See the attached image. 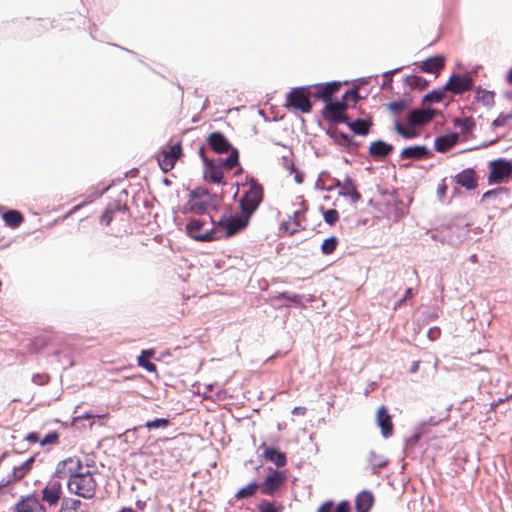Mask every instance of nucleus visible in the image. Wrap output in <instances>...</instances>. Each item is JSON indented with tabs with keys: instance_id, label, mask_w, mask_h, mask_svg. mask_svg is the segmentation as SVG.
<instances>
[{
	"instance_id": "nucleus-7",
	"label": "nucleus",
	"mask_w": 512,
	"mask_h": 512,
	"mask_svg": "<svg viewBox=\"0 0 512 512\" xmlns=\"http://www.w3.org/2000/svg\"><path fill=\"white\" fill-rule=\"evenodd\" d=\"M512 172L511 161L498 159L490 163V172L488 182L490 184H498L503 182L510 176Z\"/></svg>"
},
{
	"instance_id": "nucleus-27",
	"label": "nucleus",
	"mask_w": 512,
	"mask_h": 512,
	"mask_svg": "<svg viewBox=\"0 0 512 512\" xmlns=\"http://www.w3.org/2000/svg\"><path fill=\"white\" fill-rule=\"evenodd\" d=\"M458 135L455 133L439 136L435 139V150L445 152L456 144Z\"/></svg>"
},
{
	"instance_id": "nucleus-3",
	"label": "nucleus",
	"mask_w": 512,
	"mask_h": 512,
	"mask_svg": "<svg viewBox=\"0 0 512 512\" xmlns=\"http://www.w3.org/2000/svg\"><path fill=\"white\" fill-rule=\"evenodd\" d=\"M70 493L84 499H91L96 492L97 483L90 471H85L81 475H73L67 482Z\"/></svg>"
},
{
	"instance_id": "nucleus-39",
	"label": "nucleus",
	"mask_w": 512,
	"mask_h": 512,
	"mask_svg": "<svg viewBox=\"0 0 512 512\" xmlns=\"http://www.w3.org/2000/svg\"><path fill=\"white\" fill-rule=\"evenodd\" d=\"M337 246V238L332 236L324 240L321 245V251L323 254L328 255L331 254Z\"/></svg>"
},
{
	"instance_id": "nucleus-40",
	"label": "nucleus",
	"mask_w": 512,
	"mask_h": 512,
	"mask_svg": "<svg viewBox=\"0 0 512 512\" xmlns=\"http://www.w3.org/2000/svg\"><path fill=\"white\" fill-rule=\"evenodd\" d=\"M170 424V421L166 418H157L154 420L147 421L145 427L149 430L157 428H166Z\"/></svg>"
},
{
	"instance_id": "nucleus-55",
	"label": "nucleus",
	"mask_w": 512,
	"mask_h": 512,
	"mask_svg": "<svg viewBox=\"0 0 512 512\" xmlns=\"http://www.w3.org/2000/svg\"><path fill=\"white\" fill-rule=\"evenodd\" d=\"M504 122H505V119H504V118H502L501 116H499L498 118H496V119L493 121V123H492V124H493V126L498 127V126L503 125V124H504Z\"/></svg>"
},
{
	"instance_id": "nucleus-15",
	"label": "nucleus",
	"mask_w": 512,
	"mask_h": 512,
	"mask_svg": "<svg viewBox=\"0 0 512 512\" xmlns=\"http://www.w3.org/2000/svg\"><path fill=\"white\" fill-rule=\"evenodd\" d=\"M285 479L286 474L284 471L271 470L262 484L263 492L268 495L273 494L281 487Z\"/></svg>"
},
{
	"instance_id": "nucleus-54",
	"label": "nucleus",
	"mask_w": 512,
	"mask_h": 512,
	"mask_svg": "<svg viewBox=\"0 0 512 512\" xmlns=\"http://www.w3.org/2000/svg\"><path fill=\"white\" fill-rule=\"evenodd\" d=\"M294 415H304L306 413L305 407H294L292 410Z\"/></svg>"
},
{
	"instance_id": "nucleus-47",
	"label": "nucleus",
	"mask_w": 512,
	"mask_h": 512,
	"mask_svg": "<svg viewBox=\"0 0 512 512\" xmlns=\"http://www.w3.org/2000/svg\"><path fill=\"white\" fill-rule=\"evenodd\" d=\"M259 512H280V510L275 507L272 503L268 501H263L258 506Z\"/></svg>"
},
{
	"instance_id": "nucleus-8",
	"label": "nucleus",
	"mask_w": 512,
	"mask_h": 512,
	"mask_svg": "<svg viewBox=\"0 0 512 512\" xmlns=\"http://www.w3.org/2000/svg\"><path fill=\"white\" fill-rule=\"evenodd\" d=\"M250 216L241 212L240 216H224L219 221V226L224 229L226 237H230L245 228L249 222Z\"/></svg>"
},
{
	"instance_id": "nucleus-5",
	"label": "nucleus",
	"mask_w": 512,
	"mask_h": 512,
	"mask_svg": "<svg viewBox=\"0 0 512 512\" xmlns=\"http://www.w3.org/2000/svg\"><path fill=\"white\" fill-rule=\"evenodd\" d=\"M263 200V187L255 180L250 182L249 188L239 200L241 212L248 216L257 210Z\"/></svg>"
},
{
	"instance_id": "nucleus-1",
	"label": "nucleus",
	"mask_w": 512,
	"mask_h": 512,
	"mask_svg": "<svg viewBox=\"0 0 512 512\" xmlns=\"http://www.w3.org/2000/svg\"><path fill=\"white\" fill-rule=\"evenodd\" d=\"M338 89V82H330L326 85L317 84L296 87L287 94L286 100L293 109L299 110L302 113H309L312 109L310 96L327 101Z\"/></svg>"
},
{
	"instance_id": "nucleus-44",
	"label": "nucleus",
	"mask_w": 512,
	"mask_h": 512,
	"mask_svg": "<svg viewBox=\"0 0 512 512\" xmlns=\"http://www.w3.org/2000/svg\"><path fill=\"white\" fill-rule=\"evenodd\" d=\"M279 298L285 299L290 303H295L297 305H301L302 299L304 298V296L299 295V294H294V293L283 292L279 295Z\"/></svg>"
},
{
	"instance_id": "nucleus-32",
	"label": "nucleus",
	"mask_w": 512,
	"mask_h": 512,
	"mask_svg": "<svg viewBox=\"0 0 512 512\" xmlns=\"http://www.w3.org/2000/svg\"><path fill=\"white\" fill-rule=\"evenodd\" d=\"M35 461V457L31 456L25 462H23L19 466H15L13 468V476L16 480L22 479L31 469L32 464Z\"/></svg>"
},
{
	"instance_id": "nucleus-36",
	"label": "nucleus",
	"mask_w": 512,
	"mask_h": 512,
	"mask_svg": "<svg viewBox=\"0 0 512 512\" xmlns=\"http://www.w3.org/2000/svg\"><path fill=\"white\" fill-rule=\"evenodd\" d=\"M152 351L144 350L141 355L138 357V365L147 370L148 372H155L156 365L148 360V358L152 355Z\"/></svg>"
},
{
	"instance_id": "nucleus-60",
	"label": "nucleus",
	"mask_w": 512,
	"mask_h": 512,
	"mask_svg": "<svg viewBox=\"0 0 512 512\" xmlns=\"http://www.w3.org/2000/svg\"><path fill=\"white\" fill-rule=\"evenodd\" d=\"M507 81L512 84V68L509 70L507 74Z\"/></svg>"
},
{
	"instance_id": "nucleus-48",
	"label": "nucleus",
	"mask_w": 512,
	"mask_h": 512,
	"mask_svg": "<svg viewBox=\"0 0 512 512\" xmlns=\"http://www.w3.org/2000/svg\"><path fill=\"white\" fill-rule=\"evenodd\" d=\"M400 70H401V68H396L394 70L387 71V72L383 73V77H384L383 86L385 87V86L391 85V83H392V75L397 73Z\"/></svg>"
},
{
	"instance_id": "nucleus-45",
	"label": "nucleus",
	"mask_w": 512,
	"mask_h": 512,
	"mask_svg": "<svg viewBox=\"0 0 512 512\" xmlns=\"http://www.w3.org/2000/svg\"><path fill=\"white\" fill-rule=\"evenodd\" d=\"M405 106L406 103L404 100H398L388 104V108L394 113L401 112L402 110H404Z\"/></svg>"
},
{
	"instance_id": "nucleus-30",
	"label": "nucleus",
	"mask_w": 512,
	"mask_h": 512,
	"mask_svg": "<svg viewBox=\"0 0 512 512\" xmlns=\"http://www.w3.org/2000/svg\"><path fill=\"white\" fill-rule=\"evenodd\" d=\"M318 512H350V507L347 501H341L334 509L333 502L327 501L319 507Z\"/></svg>"
},
{
	"instance_id": "nucleus-51",
	"label": "nucleus",
	"mask_w": 512,
	"mask_h": 512,
	"mask_svg": "<svg viewBox=\"0 0 512 512\" xmlns=\"http://www.w3.org/2000/svg\"><path fill=\"white\" fill-rule=\"evenodd\" d=\"M25 440L29 443H39L40 444V437L39 434L36 432H30L26 435Z\"/></svg>"
},
{
	"instance_id": "nucleus-58",
	"label": "nucleus",
	"mask_w": 512,
	"mask_h": 512,
	"mask_svg": "<svg viewBox=\"0 0 512 512\" xmlns=\"http://www.w3.org/2000/svg\"><path fill=\"white\" fill-rule=\"evenodd\" d=\"M86 203L87 202H83L81 204H78V205L74 206L73 209L70 211V214H72V213L78 211L79 209H81Z\"/></svg>"
},
{
	"instance_id": "nucleus-29",
	"label": "nucleus",
	"mask_w": 512,
	"mask_h": 512,
	"mask_svg": "<svg viewBox=\"0 0 512 512\" xmlns=\"http://www.w3.org/2000/svg\"><path fill=\"white\" fill-rule=\"evenodd\" d=\"M122 209V204L120 201H112L110 202L103 214L101 215L100 222L101 224L108 226L112 221V214L114 211Z\"/></svg>"
},
{
	"instance_id": "nucleus-38",
	"label": "nucleus",
	"mask_w": 512,
	"mask_h": 512,
	"mask_svg": "<svg viewBox=\"0 0 512 512\" xmlns=\"http://www.w3.org/2000/svg\"><path fill=\"white\" fill-rule=\"evenodd\" d=\"M444 91H447L444 87L442 89H435L431 91L424 96V102L439 103L444 97Z\"/></svg>"
},
{
	"instance_id": "nucleus-62",
	"label": "nucleus",
	"mask_w": 512,
	"mask_h": 512,
	"mask_svg": "<svg viewBox=\"0 0 512 512\" xmlns=\"http://www.w3.org/2000/svg\"><path fill=\"white\" fill-rule=\"evenodd\" d=\"M410 293H411V289H407L406 290V295H404V298H407V296H409Z\"/></svg>"
},
{
	"instance_id": "nucleus-34",
	"label": "nucleus",
	"mask_w": 512,
	"mask_h": 512,
	"mask_svg": "<svg viewBox=\"0 0 512 512\" xmlns=\"http://www.w3.org/2000/svg\"><path fill=\"white\" fill-rule=\"evenodd\" d=\"M404 82L410 88H413V89L414 88H418L420 90L426 88L428 86V84H429V82L426 79H424L421 76H417V75L407 76L404 79Z\"/></svg>"
},
{
	"instance_id": "nucleus-43",
	"label": "nucleus",
	"mask_w": 512,
	"mask_h": 512,
	"mask_svg": "<svg viewBox=\"0 0 512 512\" xmlns=\"http://www.w3.org/2000/svg\"><path fill=\"white\" fill-rule=\"evenodd\" d=\"M59 439V433L56 431L49 432L43 438H40V445H53L56 444Z\"/></svg>"
},
{
	"instance_id": "nucleus-49",
	"label": "nucleus",
	"mask_w": 512,
	"mask_h": 512,
	"mask_svg": "<svg viewBox=\"0 0 512 512\" xmlns=\"http://www.w3.org/2000/svg\"><path fill=\"white\" fill-rule=\"evenodd\" d=\"M108 416V414H101V415H94L92 413H85L83 415H80L78 417H75L74 418V422H77L78 420L80 419H93V418H98V419H104Z\"/></svg>"
},
{
	"instance_id": "nucleus-33",
	"label": "nucleus",
	"mask_w": 512,
	"mask_h": 512,
	"mask_svg": "<svg viewBox=\"0 0 512 512\" xmlns=\"http://www.w3.org/2000/svg\"><path fill=\"white\" fill-rule=\"evenodd\" d=\"M367 460L369 464L372 466L374 473H376L378 469L385 467L388 463L387 459L384 456L378 455L373 450L369 452Z\"/></svg>"
},
{
	"instance_id": "nucleus-23",
	"label": "nucleus",
	"mask_w": 512,
	"mask_h": 512,
	"mask_svg": "<svg viewBox=\"0 0 512 512\" xmlns=\"http://www.w3.org/2000/svg\"><path fill=\"white\" fill-rule=\"evenodd\" d=\"M430 154V150L423 145L406 147L401 151L402 159H423Z\"/></svg>"
},
{
	"instance_id": "nucleus-25",
	"label": "nucleus",
	"mask_w": 512,
	"mask_h": 512,
	"mask_svg": "<svg viewBox=\"0 0 512 512\" xmlns=\"http://www.w3.org/2000/svg\"><path fill=\"white\" fill-rule=\"evenodd\" d=\"M345 124L353 133L360 136L368 135L372 126V122L365 119H356L354 121H351L348 118V122H345Z\"/></svg>"
},
{
	"instance_id": "nucleus-56",
	"label": "nucleus",
	"mask_w": 512,
	"mask_h": 512,
	"mask_svg": "<svg viewBox=\"0 0 512 512\" xmlns=\"http://www.w3.org/2000/svg\"><path fill=\"white\" fill-rule=\"evenodd\" d=\"M419 364L420 362L419 361H414L410 367V372L411 373H416L419 369Z\"/></svg>"
},
{
	"instance_id": "nucleus-10",
	"label": "nucleus",
	"mask_w": 512,
	"mask_h": 512,
	"mask_svg": "<svg viewBox=\"0 0 512 512\" xmlns=\"http://www.w3.org/2000/svg\"><path fill=\"white\" fill-rule=\"evenodd\" d=\"M473 77L470 74H453L450 76L444 89L452 92L453 94H461L470 90L473 86Z\"/></svg>"
},
{
	"instance_id": "nucleus-59",
	"label": "nucleus",
	"mask_w": 512,
	"mask_h": 512,
	"mask_svg": "<svg viewBox=\"0 0 512 512\" xmlns=\"http://www.w3.org/2000/svg\"><path fill=\"white\" fill-rule=\"evenodd\" d=\"M348 94H351L353 96L354 99H357L358 97V92L357 90H351V91H348L346 92L345 96L348 95Z\"/></svg>"
},
{
	"instance_id": "nucleus-52",
	"label": "nucleus",
	"mask_w": 512,
	"mask_h": 512,
	"mask_svg": "<svg viewBox=\"0 0 512 512\" xmlns=\"http://www.w3.org/2000/svg\"><path fill=\"white\" fill-rule=\"evenodd\" d=\"M473 125H474L473 121L471 119H469V118H466L461 123V129L464 132H470V130L472 129Z\"/></svg>"
},
{
	"instance_id": "nucleus-41",
	"label": "nucleus",
	"mask_w": 512,
	"mask_h": 512,
	"mask_svg": "<svg viewBox=\"0 0 512 512\" xmlns=\"http://www.w3.org/2000/svg\"><path fill=\"white\" fill-rule=\"evenodd\" d=\"M394 128L397 133L405 139H412L416 136V133L412 129L405 128L399 121L395 122Z\"/></svg>"
},
{
	"instance_id": "nucleus-20",
	"label": "nucleus",
	"mask_w": 512,
	"mask_h": 512,
	"mask_svg": "<svg viewBox=\"0 0 512 512\" xmlns=\"http://www.w3.org/2000/svg\"><path fill=\"white\" fill-rule=\"evenodd\" d=\"M304 217V211L297 210L293 212L292 216H289L288 220L284 221L282 224L283 229L293 235L299 230L303 229L304 226L302 224V218Z\"/></svg>"
},
{
	"instance_id": "nucleus-12",
	"label": "nucleus",
	"mask_w": 512,
	"mask_h": 512,
	"mask_svg": "<svg viewBox=\"0 0 512 512\" xmlns=\"http://www.w3.org/2000/svg\"><path fill=\"white\" fill-rule=\"evenodd\" d=\"M333 184L335 187L339 188L338 194L340 196L350 198L353 203L361 199L360 193L357 191L353 180L349 176H346L343 181L334 179Z\"/></svg>"
},
{
	"instance_id": "nucleus-28",
	"label": "nucleus",
	"mask_w": 512,
	"mask_h": 512,
	"mask_svg": "<svg viewBox=\"0 0 512 512\" xmlns=\"http://www.w3.org/2000/svg\"><path fill=\"white\" fill-rule=\"evenodd\" d=\"M2 218L5 224L11 228L19 227L24 221L23 215L17 210H9L3 213Z\"/></svg>"
},
{
	"instance_id": "nucleus-16",
	"label": "nucleus",
	"mask_w": 512,
	"mask_h": 512,
	"mask_svg": "<svg viewBox=\"0 0 512 512\" xmlns=\"http://www.w3.org/2000/svg\"><path fill=\"white\" fill-rule=\"evenodd\" d=\"M434 115L435 111L432 109H414L409 112L407 120L411 128H413L430 122Z\"/></svg>"
},
{
	"instance_id": "nucleus-9",
	"label": "nucleus",
	"mask_w": 512,
	"mask_h": 512,
	"mask_svg": "<svg viewBox=\"0 0 512 512\" xmlns=\"http://www.w3.org/2000/svg\"><path fill=\"white\" fill-rule=\"evenodd\" d=\"M82 469V462L78 457H69L57 464L55 474L59 478L68 476L69 479H72L73 475H81Z\"/></svg>"
},
{
	"instance_id": "nucleus-61",
	"label": "nucleus",
	"mask_w": 512,
	"mask_h": 512,
	"mask_svg": "<svg viewBox=\"0 0 512 512\" xmlns=\"http://www.w3.org/2000/svg\"><path fill=\"white\" fill-rule=\"evenodd\" d=\"M410 293H411V289H407L406 290V295H404V298H407V296H409Z\"/></svg>"
},
{
	"instance_id": "nucleus-4",
	"label": "nucleus",
	"mask_w": 512,
	"mask_h": 512,
	"mask_svg": "<svg viewBox=\"0 0 512 512\" xmlns=\"http://www.w3.org/2000/svg\"><path fill=\"white\" fill-rule=\"evenodd\" d=\"M187 234L196 241H212L217 239L213 221L204 218H193L186 225Z\"/></svg>"
},
{
	"instance_id": "nucleus-50",
	"label": "nucleus",
	"mask_w": 512,
	"mask_h": 512,
	"mask_svg": "<svg viewBox=\"0 0 512 512\" xmlns=\"http://www.w3.org/2000/svg\"><path fill=\"white\" fill-rule=\"evenodd\" d=\"M502 192H505L504 188H498V189H494V190H489V191H487V192H485L483 194L482 200L493 198V197H495L496 195H498L499 193H502Z\"/></svg>"
},
{
	"instance_id": "nucleus-22",
	"label": "nucleus",
	"mask_w": 512,
	"mask_h": 512,
	"mask_svg": "<svg viewBox=\"0 0 512 512\" xmlns=\"http://www.w3.org/2000/svg\"><path fill=\"white\" fill-rule=\"evenodd\" d=\"M393 150V146L382 140H376L370 144L369 154L375 159H381L388 156Z\"/></svg>"
},
{
	"instance_id": "nucleus-13",
	"label": "nucleus",
	"mask_w": 512,
	"mask_h": 512,
	"mask_svg": "<svg viewBox=\"0 0 512 512\" xmlns=\"http://www.w3.org/2000/svg\"><path fill=\"white\" fill-rule=\"evenodd\" d=\"M208 146L216 153H231L234 147L221 132H212L207 137Z\"/></svg>"
},
{
	"instance_id": "nucleus-11",
	"label": "nucleus",
	"mask_w": 512,
	"mask_h": 512,
	"mask_svg": "<svg viewBox=\"0 0 512 512\" xmlns=\"http://www.w3.org/2000/svg\"><path fill=\"white\" fill-rule=\"evenodd\" d=\"M62 496V485L56 479H51L42 490V501L49 506L56 505Z\"/></svg>"
},
{
	"instance_id": "nucleus-17",
	"label": "nucleus",
	"mask_w": 512,
	"mask_h": 512,
	"mask_svg": "<svg viewBox=\"0 0 512 512\" xmlns=\"http://www.w3.org/2000/svg\"><path fill=\"white\" fill-rule=\"evenodd\" d=\"M376 421L377 425L381 429L382 436L384 438L390 437L393 432V424L391 421V416L389 415L385 406H381L378 408L376 413Z\"/></svg>"
},
{
	"instance_id": "nucleus-57",
	"label": "nucleus",
	"mask_w": 512,
	"mask_h": 512,
	"mask_svg": "<svg viewBox=\"0 0 512 512\" xmlns=\"http://www.w3.org/2000/svg\"><path fill=\"white\" fill-rule=\"evenodd\" d=\"M446 192V186L445 185H440L437 189V193L439 194V196H443Z\"/></svg>"
},
{
	"instance_id": "nucleus-63",
	"label": "nucleus",
	"mask_w": 512,
	"mask_h": 512,
	"mask_svg": "<svg viewBox=\"0 0 512 512\" xmlns=\"http://www.w3.org/2000/svg\"><path fill=\"white\" fill-rule=\"evenodd\" d=\"M103 193H104V191L97 192V193H96V197H100Z\"/></svg>"
},
{
	"instance_id": "nucleus-24",
	"label": "nucleus",
	"mask_w": 512,
	"mask_h": 512,
	"mask_svg": "<svg viewBox=\"0 0 512 512\" xmlns=\"http://www.w3.org/2000/svg\"><path fill=\"white\" fill-rule=\"evenodd\" d=\"M455 181L467 190H472L477 186L476 175L473 169L463 170L455 176Z\"/></svg>"
},
{
	"instance_id": "nucleus-6",
	"label": "nucleus",
	"mask_w": 512,
	"mask_h": 512,
	"mask_svg": "<svg viewBox=\"0 0 512 512\" xmlns=\"http://www.w3.org/2000/svg\"><path fill=\"white\" fill-rule=\"evenodd\" d=\"M181 154L182 147L179 142L163 148L157 156L158 164L161 170L165 173L172 170Z\"/></svg>"
},
{
	"instance_id": "nucleus-37",
	"label": "nucleus",
	"mask_w": 512,
	"mask_h": 512,
	"mask_svg": "<svg viewBox=\"0 0 512 512\" xmlns=\"http://www.w3.org/2000/svg\"><path fill=\"white\" fill-rule=\"evenodd\" d=\"M476 100L485 106H490L494 103V93L484 89H477Z\"/></svg>"
},
{
	"instance_id": "nucleus-35",
	"label": "nucleus",
	"mask_w": 512,
	"mask_h": 512,
	"mask_svg": "<svg viewBox=\"0 0 512 512\" xmlns=\"http://www.w3.org/2000/svg\"><path fill=\"white\" fill-rule=\"evenodd\" d=\"M260 485L257 482H251L245 487L241 488L235 495L237 499H245L254 496Z\"/></svg>"
},
{
	"instance_id": "nucleus-31",
	"label": "nucleus",
	"mask_w": 512,
	"mask_h": 512,
	"mask_svg": "<svg viewBox=\"0 0 512 512\" xmlns=\"http://www.w3.org/2000/svg\"><path fill=\"white\" fill-rule=\"evenodd\" d=\"M331 136L336 144L347 149H349L351 146L357 145L353 138L346 133L335 131Z\"/></svg>"
},
{
	"instance_id": "nucleus-42",
	"label": "nucleus",
	"mask_w": 512,
	"mask_h": 512,
	"mask_svg": "<svg viewBox=\"0 0 512 512\" xmlns=\"http://www.w3.org/2000/svg\"><path fill=\"white\" fill-rule=\"evenodd\" d=\"M323 219L328 225H334L339 219V213L335 209H328L323 212Z\"/></svg>"
},
{
	"instance_id": "nucleus-19",
	"label": "nucleus",
	"mask_w": 512,
	"mask_h": 512,
	"mask_svg": "<svg viewBox=\"0 0 512 512\" xmlns=\"http://www.w3.org/2000/svg\"><path fill=\"white\" fill-rule=\"evenodd\" d=\"M326 109L331 113L333 119L340 123L348 122V117L344 114L346 110V104L339 101H331V96L327 101H325Z\"/></svg>"
},
{
	"instance_id": "nucleus-2",
	"label": "nucleus",
	"mask_w": 512,
	"mask_h": 512,
	"mask_svg": "<svg viewBox=\"0 0 512 512\" xmlns=\"http://www.w3.org/2000/svg\"><path fill=\"white\" fill-rule=\"evenodd\" d=\"M199 154L205 164L204 176L206 180L220 184L223 181V169L231 170L239 164V153L233 149L225 159L209 160L205 156L204 148L199 149Z\"/></svg>"
},
{
	"instance_id": "nucleus-53",
	"label": "nucleus",
	"mask_w": 512,
	"mask_h": 512,
	"mask_svg": "<svg viewBox=\"0 0 512 512\" xmlns=\"http://www.w3.org/2000/svg\"><path fill=\"white\" fill-rule=\"evenodd\" d=\"M294 172H295V175H294V180L296 183L298 184H301L303 181H304V175L302 172L294 169Z\"/></svg>"
},
{
	"instance_id": "nucleus-46",
	"label": "nucleus",
	"mask_w": 512,
	"mask_h": 512,
	"mask_svg": "<svg viewBox=\"0 0 512 512\" xmlns=\"http://www.w3.org/2000/svg\"><path fill=\"white\" fill-rule=\"evenodd\" d=\"M49 381V375L46 373H37L32 376V382L37 385H44Z\"/></svg>"
},
{
	"instance_id": "nucleus-18",
	"label": "nucleus",
	"mask_w": 512,
	"mask_h": 512,
	"mask_svg": "<svg viewBox=\"0 0 512 512\" xmlns=\"http://www.w3.org/2000/svg\"><path fill=\"white\" fill-rule=\"evenodd\" d=\"M263 450V456L266 461L274 463L277 467H283L287 463V458L285 453L267 446L265 443H262L259 447Z\"/></svg>"
},
{
	"instance_id": "nucleus-21",
	"label": "nucleus",
	"mask_w": 512,
	"mask_h": 512,
	"mask_svg": "<svg viewBox=\"0 0 512 512\" xmlns=\"http://www.w3.org/2000/svg\"><path fill=\"white\" fill-rule=\"evenodd\" d=\"M444 65L445 59L443 56H434L422 61L420 69L425 73L438 74Z\"/></svg>"
},
{
	"instance_id": "nucleus-14",
	"label": "nucleus",
	"mask_w": 512,
	"mask_h": 512,
	"mask_svg": "<svg viewBox=\"0 0 512 512\" xmlns=\"http://www.w3.org/2000/svg\"><path fill=\"white\" fill-rule=\"evenodd\" d=\"M13 512H46V509L35 495H27L14 505Z\"/></svg>"
},
{
	"instance_id": "nucleus-26",
	"label": "nucleus",
	"mask_w": 512,
	"mask_h": 512,
	"mask_svg": "<svg viewBox=\"0 0 512 512\" xmlns=\"http://www.w3.org/2000/svg\"><path fill=\"white\" fill-rule=\"evenodd\" d=\"M373 495L369 491L360 492L355 500L357 512H369L373 505Z\"/></svg>"
}]
</instances>
